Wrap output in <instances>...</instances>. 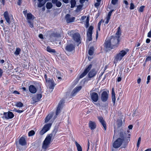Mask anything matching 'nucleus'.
I'll use <instances>...</instances> for the list:
<instances>
[{"label": "nucleus", "instance_id": "6e6552de", "mask_svg": "<svg viewBox=\"0 0 151 151\" xmlns=\"http://www.w3.org/2000/svg\"><path fill=\"white\" fill-rule=\"evenodd\" d=\"M90 95L93 103L96 102L98 101L99 100V96L97 93L95 92H93L90 93Z\"/></svg>", "mask_w": 151, "mask_h": 151}, {"label": "nucleus", "instance_id": "c03bdc74", "mask_svg": "<svg viewBox=\"0 0 151 151\" xmlns=\"http://www.w3.org/2000/svg\"><path fill=\"white\" fill-rule=\"evenodd\" d=\"M118 0H111V3L114 5H116L117 3Z\"/></svg>", "mask_w": 151, "mask_h": 151}, {"label": "nucleus", "instance_id": "a19ab883", "mask_svg": "<svg viewBox=\"0 0 151 151\" xmlns=\"http://www.w3.org/2000/svg\"><path fill=\"white\" fill-rule=\"evenodd\" d=\"M82 7V6L81 5H79L77 6V8L76 10V12H78L81 10Z\"/></svg>", "mask_w": 151, "mask_h": 151}, {"label": "nucleus", "instance_id": "ea45409f", "mask_svg": "<svg viewBox=\"0 0 151 151\" xmlns=\"http://www.w3.org/2000/svg\"><path fill=\"white\" fill-rule=\"evenodd\" d=\"M45 3H44L42 2H39V3L38 4V7H41L42 6L45 4Z\"/></svg>", "mask_w": 151, "mask_h": 151}, {"label": "nucleus", "instance_id": "6ab92c4d", "mask_svg": "<svg viewBox=\"0 0 151 151\" xmlns=\"http://www.w3.org/2000/svg\"><path fill=\"white\" fill-rule=\"evenodd\" d=\"M73 33V31L68 33V34L70 35L71 37H72L73 38H80V35L79 34L78 32Z\"/></svg>", "mask_w": 151, "mask_h": 151}, {"label": "nucleus", "instance_id": "393cba45", "mask_svg": "<svg viewBox=\"0 0 151 151\" xmlns=\"http://www.w3.org/2000/svg\"><path fill=\"white\" fill-rule=\"evenodd\" d=\"M46 50L51 53H55L56 52V51L55 49H52L50 46L47 47Z\"/></svg>", "mask_w": 151, "mask_h": 151}, {"label": "nucleus", "instance_id": "f257e3e1", "mask_svg": "<svg viewBox=\"0 0 151 151\" xmlns=\"http://www.w3.org/2000/svg\"><path fill=\"white\" fill-rule=\"evenodd\" d=\"M129 133H130V131L128 130L124 132L121 130L119 134V137L113 143V147L115 148H118L121 146L124 141H129L131 134H129Z\"/></svg>", "mask_w": 151, "mask_h": 151}, {"label": "nucleus", "instance_id": "49530a36", "mask_svg": "<svg viewBox=\"0 0 151 151\" xmlns=\"http://www.w3.org/2000/svg\"><path fill=\"white\" fill-rule=\"evenodd\" d=\"M14 111L15 112H17L18 113H22L24 111L23 110H17L16 109H14Z\"/></svg>", "mask_w": 151, "mask_h": 151}, {"label": "nucleus", "instance_id": "7c9ffc66", "mask_svg": "<svg viewBox=\"0 0 151 151\" xmlns=\"http://www.w3.org/2000/svg\"><path fill=\"white\" fill-rule=\"evenodd\" d=\"M94 48L93 47H91L89 51L88 54L90 55H92L93 53Z\"/></svg>", "mask_w": 151, "mask_h": 151}, {"label": "nucleus", "instance_id": "13d9d810", "mask_svg": "<svg viewBox=\"0 0 151 151\" xmlns=\"http://www.w3.org/2000/svg\"><path fill=\"white\" fill-rule=\"evenodd\" d=\"M147 37H151V29L150 31L148 33Z\"/></svg>", "mask_w": 151, "mask_h": 151}, {"label": "nucleus", "instance_id": "bb28decb", "mask_svg": "<svg viewBox=\"0 0 151 151\" xmlns=\"http://www.w3.org/2000/svg\"><path fill=\"white\" fill-rule=\"evenodd\" d=\"M34 16L32 15L31 13H27V19L28 21V20L30 21V20L33 19L34 18Z\"/></svg>", "mask_w": 151, "mask_h": 151}, {"label": "nucleus", "instance_id": "4d7b16f0", "mask_svg": "<svg viewBox=\"0 0 151 151\" xmlns=\"http://www.w3.org/2000/svg\"><path fill=\"white\" fill-rule=\"evenodd\" d=\"M111 15V14L109 12L106 18H109L110 19V17Z\"/></svg>", "mask_w": 151, "mask_h": 151}, {"label": "nucleus", "instance_id": "473e14b6", "mask_svg": "<svg viewBox=\"0 0 151 151\" xmlns=\"http://www.w3.org/2000/svg\"><path fill=\"white\" fill-rule=\"evenodd\" d=\"M117 126L118 127H120L122 125V121L121 119H118L117 121Z\"/></svg>", "mask_w": 151, "mask_h": 151}, {"label": "nucleus", "instance_id": "ddd939ff", "mask_svg": "<svg viewBox=\"0 0 151 151\" xmlns=\"http://www.w3.org/2000/svg\"><path fill=\"white\" fill-rule=\"evenodd\" d=\"M109 92L104 91L101 94V99L103 102L106 101L108 98Z\"/></svg>", "mask_w": 151, "mask_h": 151}, {"label": "nucleus", "instance_id": "a211bd4d", "mask_svg": "<svg viewBox=\"0 0 151 151\" xmlns=\"http://www.w3.org/2000/svg\"><path fill=\"white\" fill-rule=\"evenodd\" d=\"M57 38H50V40L54 45L59 46L60 45L61 42L60 40H57Z\"/></svg>", "mask_w": 151, "mask_h": 151}, {"label": "nucleus", "instance_id": "2eb2a0df", "mask_svg": "<svg viewBox=\"0 0 151 151\" xmlns=\"http://www.w3.org/2000/svg\"><path fill=\"white\" fill-rule=\"evenodd\" d=\"M70 15L68 14H67L65 16V18L66 19V22L67 23H70L73 22L75 18V17H70Z\"/></svg>", "mask_w": 151, "mask_h": 151}, {"label": "nucleus", "instance_id": "4c0bfd02", "mask_svg": "<svg viewBox=\"0 0 151 151\" xmlns=\"http://www.w3.org/2000/svg\"><path fill=\"white\" fill-rule=\"evenodd\" d=\"M35 132L34 130H32L29 132L28 134V136L29 137L32 136L35 134Z\"/></svg>", "mask_w": 151, "mask_h": 151}, {"label": "nucleus", "instance_id": "2f4dec72", "mask_svg": "<svg viewBox=\"0 0 151 151\" xmlns=\"http://www.w3.org/2000/svg\"><path fill=\"white\" fill-rule=\"evenodd\" d=\"M23 106V103L21 102H17L16 104V106L18 107H22Z\"/></svg>", "mask_w": 151, "mask_h": 151}, {"label": "nucleus", "instance_id": "39448f33", "mask_svg": "<svg viewBox=\"0 0 151 151\" xmlns=\"http://www.w3.org/2000/svg\"><path fill=\"white\" fill-rule=\"evenodd\" d=\"M52 136V134H51L46 137L43 142L42 146V147L43 149H46L48 147L49 145L51 140Z\"/></svg>", "mask_w": 151, "mask_h": 151}, {"label": "nucleus", "instance_id": "20e7f679", "mask_svg": "<svg viewBox=\"0 0 151 151\" xmlns=\"http://www.w3.org/2000/svg\"><path fill=\"white\" fill-rule=\"evenodd\" d=\"M129 51V49H126L125 50H122L120 51L116 54L114 57V59L113 61V63L115 64L116 65L118 62L120 61L123 59V57L127 54Z\"/></svg>", "mask_w": 151, "mask_h": 151}, {"label": "nucleus", "instance_id": "aec40b11", "mask_svg": "<svg viewBox=\"0 0 151 151\" xmlns=\"http://www.w3.org/2000/svg\"><path fill=\"white\" fill-rule=\"evenodd\" d=\"M93 29V27L92 26H90L89 27L87 32V35L88 38H91Z\"/></svg>", "mask_w": 151, "mask_h": 151}, {"label": "nucleus", "instance_id": "5701e85b", "mask_svg": "<svg viewBox=\"0 0 151 151\" xmlns=\"http://www.w3.org/2000/svg\"><path fill=\"white\" fill-rule=\"evenodd\" d=\"M89 127L91 130L95 129L96 127L95 123L94 122L90 121L89 123Z\"/></svg>", "mask_w": 151, "mask_h": 151}, {"label": "nucleus", "instance_id": "72a5a7b5", "mask_svg": "<svg viewBox=\"0 0 151 151\" xmlns=\"http://www.w3.org/2000/svg\"><path fill=\"white\" fill-rule=\"evenodd\" d=\"M21 51V50L20 48H16V51L14 52V54L16 55H18L19 54L20 52Z\"/></svg>", "mask_w": 151, "mask_h": 151}, {"label": "nucleus", "instance_id": "9d476101", "mask_svg": "<svg viewBox=\"0 0 151 151\" xmlns=\"http://www.w3.org/2000/svg\"><path fill=\"white\" fill-rule=\"evenodd\" d=\"M3 115L4 116H3L2 117L4 118L7 119H11L14 116V115L13 113L10 111H9L7 112H4Z\"/></svg>", "mask_w": 151, "mask_h": 151}, {"label": "nucleus", "instance_id": "5fc2aeb1", "mask_svg": "<svg viewBox=\"0 0 151 151\" xmlns=\"http://www.w3.org/2000/svg\"><path fill=\"white\" fill-rule=\"evenodd\" d=\"M44 77L45 78L46 81L47 82L48 81H49V79H48L47 78V76L46 74L44 75Z\"/></svg>", "mask_w": 151, "mask_h": 151}, {"label": "nucleus", "instance_id": "dca6fc26", "mask_svg": "<svg viewBox=\"0 0 151 151\" xmlns=\"http://www.w3.org/2000/svg\"><path fill=\"white\" fill-rule=\"evenodd\" d=\"M49 83V88L50 89H52V91L54 88V87L56 85V84H55L54 81L52 79H50L49 78V81L47 82Z\"/></svg>", "mask_w": 151, "mask_h": 151}, {"label": "nucleus", "instance_id": "f8f14e48", "mask_svg": "<svg viewBox=\"0 0 151 151\" xmlns=\"http://www.w3.org/2000/svg\"><path fill=\"white\" fill-rule=\"evenodd\" d=\"M42 97V95L41 93L37 94L35 95L32 98V99L33 101V104L40 101Z\"/></svg>", "mask_w": 151, "mask_h": 151}, {"label": "nucleus", "instance_id": "c756f323", "mask_svg": "<svg viewBox=\"0 0 151 151\" xmlns=\"http://www.w3.org/2000/svg\"><path fill=\"white\" fill-rule=\"evenodd\" d=\"M75 144L77 147V150L78 151H82V148L81 146L77 143V142H76Z\"/></svg>", "mask_w": 151, "mask_h": 151}, {"label": "nucleus", "instance_id": "774afa93", "mask_svg": "<svg viewBox=\"0 0 151 151\" xmlns=\"http://www.w3.org/2000/svg\"><path fill=\"white\" fill-rule=\"evenodd\" d=\"M141 81V79L140 78H139L137 80V83H138L139 84L140 83Z\"/></svg>", "mask_w": 151, "mask_h": 151}, {"label": "nucleus", "instance_id": "69168bd1", "mask_svg": "<svg viewBox=\"0 0 151 151\" xmlns=\"http://www.w3.org/2000/svg\"><path fill=\"white\" fill-rule=\"evenodd\" d=\"M150 40L149 38H147L146 40V42L149 43L150 42Z\"/></svg>", "mask_w": 151, "mask_h": 151}, {"label": "nucleus", "instance_id": "f3484780", "mask_svg": "<svg viewBox=\"0 0 151 151\" xmlns=\"http://www.w3.org/2000/svg\"><path fill=\"white\" fill-rule=\"evenodd\" d=\"M98 118L100 122L103 126L104 130H106V122L104 120L103 118L101 116H99L98 117Z\"/></svg>", "mask_w": 151, "mask_h": 151}, {"label": "nucleus", "instance_id": "bf43d9fd", "mask_svg": "<svg viewBox=\"0 0 151 151\" xmlns=\"http://www.w3.org/2000/svg\"><path fill=\"white\" fill-rule=\"evenodd\" d=\"M92 38H87L86 42L87 43H89V42L92 40Z\"/></svg>", "mask_w": 151, "mask_h": 151}, {"label": "nucleus", "instance_id": "c9c22d12", "mask_svg": "<svg viewBox=\"0 0 151 151\" xmlns=\"http://www.w3.org/2000/svg\"><path fill=\"white\" fill-rule=\"evenodd\" d=\"M89 18L88 17L86 18V28H87L89 26Z\"/></svg>", "mask_w": 151, "mask_h": 151}, {"label": "nucleus", "instance_id": "338daca9", "mask_svg": "<svg viewBox=\"0 0 151 151\" xmlns=\"http://www.w3.org/2000/svg\"><path fill=\"white\" fill-rule=\"evenodd\" d=\"M122 78L121 77H118V78L117 81L118 82H119L120 81H121Z\"/></svg>", "mask_w": 151, "mask_h": 151}, {"label": "nucleus", "instance_id": "e2e57ef3", "mask_svg": "<svg viewBox=\"0 0 151 151\" xmlns=\"http://www.w3.org/2000/svg\"><path fill=\"white\" fill-rule=\"evenodd\" d=\"M93 103L95 104L97 106H100V104L99 103H96L95 102H94Z\"/></svg>", "mask_w": 151, "mask_h": 151}, {"label": "nucleus", "instance_id": "0e129e2a", "mask_svg": "<svg viewBox=\"0 0 151 151\" xmlns=\"http://www.w3.org/2000/svg\"><path fill=\"white\" fill-rule=\"evenodd\" d=\"M62 1L65 4H67L69 2V0H62Z\"/></svg>", "mask_w": 151, "mask_h": 151}, {"label": "nucleus", "instance_id": "412c9836", "mask_svg": "<svg viewBox=\"0 0 151 151\" xmlns=\"http://www.w3.org/2000/svg\"><path fill=\"white\" fill-rule=\"evenodd\" d=\"M29 92L32 93H35L37 92L36 88L33 85H30L29 88Z\"/></svg>", "mask_w": 151, "mask_h": 151}, {"label": "nucleus", "instance_id": "4be33fe9", "mask_svg": "<svg viewBox=\"0 0 151 151\" xmlns=\"http://www.w3.org/2000/svg\"><path fill=\"white\" fill-rule=\"evenodd\" d=\"M81 86H79L76 87L73 90L72 92V96H74L76 93L77 92L80 91L81 89Z\"/></svg>", "mask_w": 151, "mask_h": 151}, {"label": "nucleus", "instance_id": "de8ad7c7", "mask_svg": "<svg viewBox=\"0 0 151 151\" xmlns=\"http://www.w3.org/2000/svg\"><path fill=\"white\" fill-rule=\"evenodd\" d=\"M135 8L134 4L133 3H131L130 4V9L131 10L134 9Z\"/></svg>", "mask_w": 151, "mask_h": 151}, {"label": "nucleus", "instance_id": "c85d7f7f", "mask_svg": "<svg viewBox=\"0 0 151 151\" xmlns=\"http://www.w3.org/2000/svg\"><path fill=\"white\" fill-rule=\"evenodd\" d=\"M70 7L73 8L75 6L76 4V0H70Z\"/></svg>", "mask_w": 151, "mask_h": 151}, {"label": "nucleus", "instance_id": "e433bc0d", "mask_svg": "<svg viewBox=\"0 0 151 151\" xmlns=\"http://www.w3.org/2000/svg\"><path fill=\"white\" fill-rule=\"evenodd\" d=\"M121 34V30L120 29V27H118V30L117 32H116V35L117 36V37L118 38H119L120 37V35Z\"/></svg>", "mask_w": 151, "mask_h": 151}, {"label": "nucleus", "instance_id": "423d86ee", "mask_svg": "<svg viewBox=\"0 0 151 151\" xmlns=\"http://www.w3.org/2000/svg\"><path fill=\"white\" fill-rule=\"evenodd\" d=\"M65 49L68 52L73 53L75 51V45L72 44H67Z\"/></svg>", "mask_w": 151, "mask_h": 151}, {"label": "nucleus", "instance_id": "37998d69", "mask_svg": "<svg viewBox=\"0 0 151 151\" xmlns=\"http://www.w3.org/2000/svg\"><path fill=\"white\" fill-rule=\"evenodd\" d=\"M145 6H140L139 9V11L140 12H142L143 11Z\"/></svg>", "mask_w": 151, "mask_h": 151}, {"label": "nucleus", "instance_id": "a878e982", "mask_svg": "<svg viewBox=\"0 0 151 151\" xmlns=\"http://www.w3.org/2000/svg\"><path fill=\"white\" fill-rule=\"evenodd\" d=\"M53 116L52 114H49L46 117L45 122V123H47L51 119Z\"/></svg>", "mask_w": 151, "mask_h": 151}, {"label": "nucleus", "instance_id": "9b49d317", "mask_svg": "<svg viewBox=\"0 0 151 151\" xmlns=\"http://www.w3.org/2000/svg\"><path fill=\"white\" fill-rule=\"evenodd\" d=\"M4 16L6 22L9 24H10L11 22L10 21V19L13 18L12 15L11 14L9 15L8 12L7 11H6L4 12Z\"/></svg>", "mask_w": 151, "mask_h": 151}, {"label": "nucleus", "instance_id": "3c124183", "mask_svg": "<svg viewBox=\"0 0 151 151\" xmlns=\"http://www.w3.org/2000/svg\"><path fill=\"white\" fill-rule=\"evenodd\" d=\"M100 4V3L99 2H96L95 4L94 5L96 7H97L99 6Z\"/></svg>", "mask_w": 151, "mask_h": 151}, {"label": "nucleus", "instance_id": "864d4df0", "mask_svg": "<svg viewBox=\"0 0 151 151\" xmlns=\"http://www.w3.org/2000/svg\"><path fill=\"white\" fill-rule=\"evenodd\" d=\"M110 19L106 17V21H105V23L107 24L109 23Z\"/></svg>", "mask_w": 151, "mask_h": 151}, {"label": "nucleus", "instance_id": "8fccbe9b", "mask_svg": "<svg viewBox=\"0 0 151 151\" xmlns=\"http://www.w3.org/2000/svg\"><path fill=\"white\" fill-rule=\"evenodd\" d=\"M151 60V56H148L145 59V62L150 61Z\"/></svg>", "mask_w": 151, "mask_h": 151}, {"label": "nucleus", "instance_id": "6e6d98bb", "mask_svg": "<svg viewBox=\"0 0 151 151\" xmlns=\"http://www.w3.org/2000/svg\"><path fill=\"white\" fill-rule=\"evenodd\" d=\"M13 93L14 94H20L17 91H13Z\"/></svg>", "mask_w": 151, "mask_h": 151}, {"label": "nucleus", "instance_id": "a18cd8bd", "mask_svg": "<svg viewBox=\"0 0 151 151\" xmlns=\"http://www.w3.org/2000/svg\"><path fill=\"white\" fill-rule=\"evenodd\" d=\"M55 4L56 6L58 7H60L62 5L61 2L60 1H58Z\"/></svg>", "mask_w": 151, "mask_h": 151}, {"label": "nucleus", "instance_id": "7ed1b4c3", "mask_svg": "<svg viewBox=\"0 0 151 151\" xmlns=\"http://www.w3.org/2000/svg\"><path fill=\"white\" fill-rule=\"evenodd\" d=\"M92 67V65L90 64L88 66H87L83 72L80 75L79 78H81L84 77L88 73V76L89 78H91L95 77L97 73V71L95 69L90 70Z\"/></svg>", "mask_w": 151, "mask_h": 151}, {"label": "nucleus", "instance_id": "680f3d73", "mask_svg": "<svg viewBox=\"0 0 151 151\" xmlns=\"http://www.w3.org/2000/svg\"><path fill=\"white\" fill-rule=\"evenodd\" d=\"M52 1L53 4H55L58 1V0H52Z\"/></svg>", "mask_w": 151, "mask_h": 151}, {"label": "nucleus", "instance_id": "0eeeda50", "mask_svg": "<svg viewBox=\"0 0 151 151\" xmlns=\"http://www.w3.org/2000/svg\"><path fill=\"white\" fill-rule=\"evenodd\" d=\"M52 126L51 123H48L44 125L40 134V135H42L50 129Z\"/></svg>", "mask_w": 151, "mask_h": 151}, {"label": "nucleus", "instance_id": "58836bf2", "mask_svg": "<svg viewBox=\"0 0 151 151\" xmlns=\"http://www.w3.org/2000/svg\"><path fill=\"white\" fill-rule=\"evenodd\" d=\"M73 40L79 44L81 42V38H73Z\"/></svg>", "mask_w": 151, "mask_h": 151}, {"label": "nucleus", "instance_id": "603ef678", "mask_svg": "<svg viewBox=\"0 0 151 151\" xmlns=\"http://www.w3.org/2000/svg\"><path fill=\"white\" fill-rule=\"evenodd\" d=\"M101 24V22H99V23L98 24V28L99 30H100Z\"/></svg>", "mask_w": 151, "mask_h": 151}, {"label": "nucleus", "instance_id": "09e8293b", "mask_svg": "<svg viewBox=\"0 0 151 151\" xmlns=\"http://www.w3.org/2000/svg\"><path fill=\"white\" fill-rule=\"evenodd\" d=\"M28 22L29 24L30 27L32 28L33 27V23L30 20H28Z\"/></svg>", "mask_w": 151, "mask_h": 151}, {"label": "nucleus", "instance_id": "b1692460", "mask_svg": "<svg viewBox=\"0 0 151 151\" xmlns=\"http://www.w3.org/2000/svg\"><path fill=\"white\" fill-rule=\"evenodd\" d=\"M112 100L114 103V104H115L116 101V98L115 93L113 88L112 90Z\"/></svg>", "mask_w": 151, "mask_h": 151}, {"label": "nucleus", "instance_id": "f03ea898", "mask_svg": "<svg viewBox=\"0 0 151 151\" xmlns=\"http://www.w3.org/2000/svg\"><path fill=\"white\" fill-rule=\"evenodd\" d=\"M119 41V38H106L104 43L105 50L108 52L117 47Z\"/></svg>", "mask_w": 151, "mask_h": 151}, {"label": "nucleus", "instance_id": "cd10ccee", "mask_svg": "<svg viewBox=\"0 0 151 151\" xmlns=\"http://www.w3.org/2000/svg\"><path fill=\"white\" fill-rule=\"evenodd\" d=\"M51 36L52 37H54L55 38H59L61 37L60 34L57 32L52 33Z\"/></svg>", "mask_w": 151, "mask_h": 151}, {"label": "nucleus", "instance_id": "4468645a", "mask_svg": "<svg viewBox=\"0 0 151 151\" xmlns=\"http://www.w3.org/2000/svg\"><path fill=\"white\" fill-rule=\"evenodd\" d=\"M26 138L25 136H22L19 140V144L22 146H24L27 145Z\"/></svg>", "mask_w": 151, "mask_h": 151}, {"label": "nucleus", "instance_id": "052dcab7", "mask_svg": "<svg viewBox=\"0 0 151 151\" xmlns=\"http://www.w3.org/2000/svg\"><path fill=\"white\" fill-rule=\"evenodd\" d=\"M3 73V70L1 69L0 68V78L1 76Z\"/></svg>", "mask_w": 151, "mask_h": 151}, {"label": "nucleus", "instance_id": "79ce46f5", "mask_svg": "<svg viewBox=\"0 0 151 151\" xmlns=\"http://www.w3.org/2000/svg\"><path fill=\"white\" fill-rule=\"evenodd\" d=\"M141 140V137H139L138 139V140L137 143V147L138 148H139V145L140 143V142Z\"/></svg>", "mask_w": 151, "mask_h": 151}, {"label": "nucleus", "instance_id": "f704fd0d", "mask_svg": "<svg viewBox=\"0 0 151 151\" xmlns=\"http://www.w3.org/2000/svg\"><path fill=\"white\" fill-rule=\"evenodd\" d=\"M52 6V5L51 3L47 2L46 4V8L47 9H51Z\"/></svg>", "mask_w": 151, "mask_h": 151}, {"label": "nucleus", "instance_id": "1a4fd4ad", "mask_svg": "<svg viewBox=\"0 0 151 151\" xmlns=\"http://www.w3.org/2000/svg\"><path fill=\"white\" fill-rule=\"evenodd\" d=\"M64 102V100L63 99H62L59 102L56 111V115H58L60 112Z\"/></svg>", "mask_w": 151, "mask_h": 151}]
</instances>
